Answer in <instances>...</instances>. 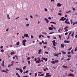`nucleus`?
I'll return each mask as SVG.
<instances>
[{"instance_id": "nucleus-48", "label": "nucleus", "mask_w": 77, "mask_h": 77, "mask_svg": "<svg viewBox=\"0 0 77 77\" xmlns=\"http://www.w3.org/2000/svg\"><path fill=\"white\" fill-rule=\"evenodd\" d=\"M58 36H59V38H60V39H61V36H60V35H59Z\"/></svg>"}, {"instance_id": "nucleus-17", "label": "nucleus", "mask_w": 77, "mask_h": 77, "mask_svg": "<svg viewBox=\"0 0 77 77\" xmlns=\"http://www.w3.org/2000/svg\"><path fill=\"white\" fill-rule=\"evenodd\" d=\"M2 72H6V73H8V72L6 71V70H2Z\"/></svg>"}, {"instance_id": "nucleus-40", "label": "nucleus", "mask_w": 77, "mask_h": 77, "mask_svg": "<svg viewBox=\"0 0 77 77\" xmlns=\"http://www.w3.org/2000/svg\"><path fill=\"white\" fill-rule=\"evenodd\" d=\"M35 77H36V76H37V73H35Z\"/></svg>"}, {"instance_id": "nucleus-21", "label": "nucleus", "mask_w": 77, "mask_h": 77, "mask_svg": "<svg viewBox=\"0 0 77 77\" xmlns=\"http://www.w3.org/2000/svg\"><path fill=\"white\" fill-rule=\"evenodd\" d=\"M43 60H45V61H47L48 60L47 58H43Z\"/></svg>"}, {"instance_id": "nucleus-57", "label": "nucleus", "mask_w": 77, "mask_h": 77, "mask_svg": "<svg viewBox=\"0 0 77 77\" xmlns=\"http://www.w3.org/2000/svg\"><path fill=\"white\" fill-rule=\"evenodd\" d=\"M53 24H56V23L55 22H53Z\"/></svg>"}, {"instance_id": "nucleus-44", "label": "nucleus", "mask_w": 77, "mask_h": 77, "mask_svg": "<svg viewBox=\"0 0 77 77\" xmlns=\"http://www.w3.org/2000/svg\"><path fill=\"white\" fill-rule=\"evenodd\" d=\"M68 21V19H67L65 21V22H67Z\"/></svg>"}, {"instance_id": "nucleus-50", "label": "nucleus", "mask_w": 77, "mask_h": 77, "mask_svg": "<svg viewBox=\"0 0 77 77\" xmlns=\"http://www.w3.org/2000/svg\"><path fill=\"white\" fill-rule=\"evenodd\" d=\"M70 53H71V52H68L67 53L68 54H70Z\"/></svg>"}, {"instance_id": "nucleus-38", "label": "nucleus", "mask_w": 77, "mask_h": 77, "mask_svg": "<svg viewBox=\"0 0 77 77\" xmlns=\"http://www.w3.org/2000/svg\"><path fill=\"white\" fill-rule=\"evenodd\" d=\"M48 77H51V75H47Z\"/></svg>"}, {"instance_id": "nucleus-13", "label": "nucleus", "mask_w": 77, "mask_h": 77, "mask_svg": "<svg viewBox=\"0 0 77 77\" xmlns=\"http://www.w3.org/2000/svg\"><path fill=\"white\" fill-rule=\"evenodd\" d=\"M65 23L66 24H70V23H69V21H67L66 22H65Z\"/></svg>"}, {"instance_id": "nucleus-47", "label": "nucleus", "mask_w": 77, "mask_h": 77, "mask_svg": "<svg viewBox=\"0 0 77 77\" xmlns=\"http://www.w3.org/2000/svg\"><path fill=\"white\" fill-rule=\"evenodd\" d=\"M68 32H66L65 33V35H68Z\"/></svg>"}, {"instance_id": "nucleus-45", "label": "nucleus", "mask_w": 77, "mask_h": 77, "mask_svg": "<svg viewBox=\"0 0 77 77\" xmlns=\"http://www.w3.org/2000/svg\"><path fill=\"white\" fill-rule=\"evenodd\" d=\"M52 47H53V48H54L55 50H56V48L55 47L53 46Z\"/></svg>"}, {"instance_id": "nucleus-51", "label": "nucleus", "mask_w": 77, "mask_h": 77, "mask_svg": "<svg viewBox=\"0 0 77 77\" xmlns=\"http://www.w3.org/2000/svg\"><path fill=\"white\" fill-rule=\"evenodd\" d=\"M44 74H42L40 75V76H44Z\"/></svg>"}, {"instance_id": "nucleus-35", "label": "nucleus", "mask_w": 77, "mask_h": 77, "mask_svg": "<svg viewBox=\"0 0 77 77\" xmlns=\"http://www.w3.org/2000/svg\"><path fill=\"white\" fill-rule=\"evenodd\" d=\"M58 15H60V16H61L62 15V14L61 13H59L58 14Z\"/></svg>"}, {"instance_id": "nucleus-9", "label": "nucleus", "mask_w": 77, "mask_h": 77, "mask_svg": "<svg viewBox=\"0 0 77 77\" xmlns=\"http://www.w3.org/2000/svg\"><path fill=\"white\" fill-rule=\"evenodd\" d=\"M57 6H58L59 7L62 6V4H60V3H58L57 4Z\"/></svg>"}, {"instance_id": "nucleus-61", "label": "nucleus", "mask_w": 77, "mask_h": 77, "mask_svg": "<svg viewBox=\"0 0 77 77\" xmlns=\"http://www.w3.org/2000/svg\"><path fill=\"white\" fill-rule=\"evenodd\" d=\"M73 11H75V8H74L73 9Z\"/></svg>"}, {"instance_id": "nucleus-43", "label": "nucleus", "mask_w": 77, "mask_h": 77, "mask_svg": "<svg viewBox=\"0 0 77 77\" xmlns=\"http://www.w3.org/2000/svg\"><path fill=\"white\" fill-rule=\"evenodd\" d=\"M28 64H29H29H30V61H28Z\"/></svg>"}, {"instance_id": "nucleus-49", "label": "nucleus", "mask_w": 77, "mask_h": 77, "mask_svg": "<svg viewBox=\"0 0 77 77\" xmlns=\"http://www.w3.org/2000/svg\"><path fill=\"white\" fill-rule=\"evenodd\" d=\"M27 59L28 60H30V57H28L27 58Z\"/></svg>"}, {"instance_id": "nucleus-3", "label": "nucleus", "mask_w": 77, "mask_h": 77, "mask_svg": "<svg viewBox=\"0 0 77 77\" xmlns=\"http://www.w3.org/2000/svg\"><path fill=\"white\" fill-rule=\"evenodd\" d=\"M52 42L54 46H56V44L57 45V43L56 42V41L54 40L52 41Z\"/></svg>"}, {"instance_id": "nucleus-60", "label": "nucleus", "mask_w": 77, "mask_h": 77, "mask_svg": "<svg viewBox=\"0 0 77 77\" xmlns=\"http://www.w3.org/2000/svg\"><path fill=\"white\" fill-rule=\"evenodd\" d=\"M42 36V35H40L39 36V38H41V36Z\"/></svg>"}, {"instance_id": "nucleus-2", "label": "nucleus", "mask_w": 77, "mask_h": 77, "mask_svg": "<svg viewBox=\"0 0 77 77\" xmlns=\"http://www.w3.org/2000/svg\"><path fill=\"white\" fill-rule=\"evenodd\" d=\"M66 18H64V17H61V19H60V21H65L66 20Z\"/></svg>"}, {"instance_id": "nucleus-27", "label": "nucleus", "mask_w": 77, "mask_h": 77, "mask_svg": "<svg viewBox=\"0 0 77 77\" xmlns=\"http://www.w3.org/2000/svg\"><path fill=\"white\" fill-rule=\"evenodd\" d=\"M55 63H57L58 62H59V60H55Z\"/></svg>"}, {"instance_id": "nucleus-18", "label": "nucleus", "mask_w": 77, "mask_h": 77, "mask_svg": "<svg viewBox=\"0 0 77 77\" xmlns=\"http://www.w3.org/2000/svg\"><path fill=\"white\" fill-rule=\"evenodd\" d=\"M48 29L49 30H53V29L52 28H51V27H49L48 28Z\"/></svg>"}, {"instance_id": "nucleus-39", "label": "nucleus", "mask_w": 77, "mask_h": 77, "mask_svg": "<svg viewBox=\"0 0 77 77\" xmlns=\"http://www.w3.org/2000/svg\"><path fill=\"white\" fill-rule=\"evenodd\" d=\"M29 24H26V27H28V26H29Z\"/></svg>"}, {"instance_id": "nucleus-24", "label": "nucleus", "mask_w": 77, "mask_h": 77, "mask_svg": "<svg viewBox=\"0 0 77 77\" xmlns=\"http://www.w3.org/2000/svg\"><path fill=\"white\" fill-rule=\"evenodd\" d=\"M42 34H44V35H47V33L45 32H42Z\"/></svg>"}, {"instance_id": "nucleus-41", "label": "nucleus", "mask_w": 77, "mask_h": 77, "mask_svg": "<svg viewBox=\"0 0 77 77\" xmlns=\"http://www.w3.org/2000/svg\"><path fill=\"white\" fill-rule=\"evenodd\" d=\"M71 33H72V32L70 31V32L69 33V36L70 35H71Z\"/></svg>"}, {"instance_id": "nucleus-55", "label": "nucleus", "mask_w": 77, "mask_h": 77, "mask_svg": "<svg viewBox=\"0 0 77 77\" xmlns=\"http://www.w3.org/2000/svg\"><path fill=\"white\" fill-rule=\"evenodd\" d=\"M31 38H33V35H31Z\"/></svg>"}, {"instance_id": "nucleus-8", "label": "nucleus", "mask_w": 77, "mask_h": 77, "mask_svg": "<svg viewBox=\"0 0 77 77\" xmlns=\"http://www.w3.org/2000/svg\"><path fill=\"white\" fill-rule=\"evenodd\" d=\"M64 45H64L61 44V48H65V46Z\"/></svg>"}, {"instance_id": "nucleus-4", "label": "nucleus", "mask_w": 77, "mask_h": 77, "mask_svg": "<svg viewBox=\"0 0 77 77\" xmlns=\"http://www.w3.org/2000/svg\"><path fill=\"white\" fill-rule=\"evenodd\" d=\"M68 75L69 76L74 77V75L72 73H69Z\"/></svg>"}, {"instance_id": "nucleus-15", "label": "nucleus", "mask_w": 77, "mask_h": 77, "mask_svg": "<svg viewBox=\"0 0 77 77\" xmlns=\"http://www.w3.org/2000/svg\"><path fill=\"white\" fill-rule=\"evenodd\" d=\"M62 53H63V54H66V53H65V52L64 51H61Z\"/></svg>"}, {"instance_id": "nucleus-54", "label": "nucleus", "mask_w": 77, "mask_h": 77, "mask_svg": "<svg viewBox=\"0 0 77 77\" xmlns=\"http://www.w3.org/2000/svg\"><path fill=\"white\" fill-rule=\"evenodd\" d=\"M53 28L54 29V30H56V28L54 26L53 27Z\"/></svg>"}, {"instance_id": "nucleus-58", "label": "nucleus", "mask_w": 77, "mask_h": 77, "mask_svg": "<svg viewBox=\"0 0 77 77\" xmlns=\"http://www.w3.org/2000/svg\"><path fill=\"white\" fill-rule=\"evenodd\" d=\"M65 17H68V15L66 14H65Z\"/></svg>"}, {"instance_id": "nucleus-16", "label": "nucleus", "mask_w": 77, "mask_h": 77, "mask_svg": "<svg viewBox=\"0 0 77 77\" xmlns=\"http://www.w3.org/2000/svg\"><path fill=\"white\" fill-rule=\"evenodd\" d=\"M15 54V52L14 51L11 53V55H12V54Z\"/></svg>"}, {"instance_id": "nucleus-14", "label": "nucleus", "mask_w": 77, "mask_h": 77, "mask_svg": "<svg viewBox=\"0 0 77 77\" xmlns=\"http://www.w3.org/2000/svg\"><path fill=\"white\" fill-rule=\"evenodd\" d=\"M41 62V61H39V60H36V63H40V62Z\"/></svg>"}, {"instance_id": "nucleus-33", "label": "nucleus", "mask_w": 77, "mask_h": 77, "mask_svg": "<svg viewBox=\"0 0 77 77\" xmlns=\"http://www.w3.org/2000/svg\"><path fill=\"white\" fill-rule=\"evenodd\" d=\"M72 49V47L68 49V51H70Z\"/></svg>"}, {"instance_id": "nucleus-11", "label": "nucleus", "mask_w": 77, "mask_h": 77, "mask_svg": "<svg viewBox=\"0 0 77 77\" xmlns=\"http://www.w3.org/2000/svg\"><path fill=\"white\" fill-rule=\"evenodd\" d=\"M38 54H41V53H40V52H41V51H42V49L38 50Z\"/></svg>"}, {"instance_id": "nucleus-63", "label": "nucleus", "mask_w": 77, "mask_h": 77, "mask_svg": "<svg viewBox=\"0 0 77 77\" xmlns=\"http://www.w3.org/2000/svg\"><path fill=\"white\" fill-rule=\"evenodd\" d=\"M3 46H1L0 48L1 49H2V48H3Z\"/></svg>"}, {"instance_id": "nucleus-30", "label": "nucleus", "mask_w": 77, "mask_h": 77, "mask_svg": "<svg viewBox=\"0 0 77 77\" xmlns=\"http://www.w3.org/2000/svg\"><path fill=\"white\" fill-rule=\"evenodd\" d=\"M68 26H66V27H65L64 28V30H66V29H68Z\"/></svg>"}, {"instance_id": "nucleus-31", "label": "nucleus", "mask_w": 77, "mask_h": 77, "mask_svg": "<svg viewBox=\"0 0 77 77\" xmlns=\"http://www.w3.org/2000/svg\"><path fill=\"white\" fill-rule=\"evenodd\" d=\"M37 60H39L40 61H41V60L40 59V58H39V57H38L37 58Z\"/></svg>"}, {"instance_id": "nucleus-42", "label": "nucleus", "mask_w": 77, "mask_h": 77, "mask_svg": "<svg viewBox=\"0 0 77 77\" xmlns=\"http://www.w3.org/2000/svg\"><path fill=\"white\" fill-rule=\"evenodd\" d=\"M61 30V28H60L59 30H58V31L59 32H60Z\"/></svg>"}, {"instance_id": "nucleus-26", "label": "nucleus", "mask_w": 77, "mask_h": 77, "mask_svg": "<svg viewBox=\"0 0 77 77\" xmlns=\"http://www.w3.org/2000/svg\"><path fill=\"white\" fill-rule=\"evenodd\" d=\"M63 68H67V67L65 66H63Z\"/></svg>"}, {"instance_id": "nucleus-56", "label": "nucleus", "mask_w": 77, "mask_h": 77, "mask_svg": "<svg viewBox=\"0 0 77 77\" xmlns=\"http://www.w3.org/2000/svg\"><path fill=\"white\" fill-rule=\"evenodd\" d=\"M71 52H72V54H74V52H73V50H72V51H71Z\"/></svg>"}, {"instance_id": "nucleus-34", "label": "nucleus", "mask_w": 77, "mask_h": 77, "mask_svg": "<svg viewBox=\"0 0 77 77\" xmlns=\"http://www.w3.org/2000/svg\"><path fill=\"white\" fill-rule=\"evenodd\" d=\"M1 51L2 53H3L4 52V50L2 49L1 50Z\"/></svg>"}, {"instance_id": "nucleus-53", "label": "nucleus", "mask_w": 77, "mask_h": 77, "mask_svg": "<svg viewBox=\"0 0 77 77\" xmlns=\"http://www.w3.org/2000/svg\"><path fill=\"white\" fill-rule=\"evenodd\" d=\"M44 44H46L47 45V42H45L44 43Z\"/></svg>"}, {"instance_id": "nucleus-23", "label": "nucleus", "mask_w": 77, "mask_h": 77, "mask_svg": "<svg viewBox=\"0 0 77 77\" xmlns=\"http://www.w3.org/2000/svg\"><path fill=\"white\" fill-rule=\"evenodd\" d=\"M29 72V71L27 70V71H26V72H23V73L24 74H26V73H27V72Z\"/></svg>"}, {"instance_id": "nucleus-5", "label": "nucleus", "mask_w": 77, "mask_h": 77, "mask_svg": "<svg viewBox=\"0 0 77 77\" xmlns=\"http://www.w3.org/2000/svg\"><path fill=\"white\" fill-rule=\"evenodd\" d=\"M44 20H45V21H46V22L47 23H48L49 22V21H48V19H47V18H45L44 19Z\"/></svg>"}, {"instance_id": "nucleus-7", "label": "nucleus", "mask_w": 77, "mask_h": 77, "mask_svg": "<svg viewBox=\"0 0 77 77\" xmlns=\"http://www.w3.org/2000/svg\"><path fill=\"white\" fill-rule=\"evenodd\" d=\"M64 43H69V42H70L69 41L65 40L64 41Z\"/></svg>"}, {"instance_id": "nucleus-29", "label": "nucleus", "mask_w": 77, "mask_h": 77, "mask_svg": "<svg viewBox=\"0 0 77 77\" xmlns=\"http://www.w3.org/2000/svg\"><path fill=\"white\" fill-rule=\"evenodd\" d=\"M71 12V10H69L68 11H66V13H69Z\"/></svg>"}, {"instance_id": "nucleus-22", "label": "nucleus", "mask_w": 77, "mask_h": 77, "mask_svg": "<svg viewBox=\"0 0 77 77\" xmlns=\"http://www.w3.org/2000/svg\"><path fill=\"white\" fill-rule=\"evenodd\" d=\"M51 63H53V64H54V63H55V61H51Z\"/></svg>"}, {"instance_id": "nucleus-19", "label": "nucleus", "mask_w": 77, "mask_h": 77, "mask_svg": "<svg viewBox=\"0 0 77 77\" xmlns=\"http://www.w3.org/2000/svg\"><path fill=\"white\" fill-rule=\"evenodd\" d=\"M7 17H8V19H9V20L11 19V17H9V14H7Z\"/></svg>"}, {"instance_id": "nucleus-12", "label": "nucleus", "mask_w": 77, "mask_h": 77, "mask_svg": "<svg viewBox=\"0 0 77 77\" xmlns=\"http://www.w3.org/2000/svg\"><path fill=\"white\" fill-rule=\"evenodd\" d=\"M18 69L19 71H20V72H21V73H22V72H23V70H22V69Z\"/></svg>"}, {"instance_id": "nucleus-64", "label": "nucleus", "mask_w": 77, "mask_h": 77, "mask_svg": "<svg viewBox=\"0 0 77 77\" xmlns=\"http://www.w3.org/2000/svg\"><path fill=\"white\" fill-rule=\"evenodd\" d=\"M2 65L3 67H4V63H2Z\"/></svg>"}, {"instance_id": "nucleus-10", "label": "nucleus", "mask_w": 77, "mask_h": 77, "mask_svg": "<svg viewBox=\"0 0 77 77\" xmlns=\"http://www.w3.org/2000/svg\"><path fill=\"white\" fill-rule=\"evenodd\" d=\"M24 37H29V35L27 34H24Z\"/></svg>"}, {"instance_id": "nucleus-6", "label": "nucleus", "mask_w": 77, "mask_h": 77, "mask_svg": "<svg viewBox=\"0 0 77 77\" xmlns=\"http://www.w3.org/2000/svg\"><path fill=\"white\" fill-rule=\"evenodd\" d=\"M59 54H61V53H58V54H56L54 55V56H58V55H59Z\"/></svg>"}, {"instance_id": "nucleus-46", "label": "nucleus", "mask_w": 77, "mask_h": 77, "mask_svg": "<svg viewBox=\"0 0 77 77\" xmlns=\"http://www.w3.org/2000/svg\"><path fill=\"white\" fill-rule=\"evenodd\" d=\"M67 56L69 57H71V56L70 55H67Z\"/></svg>"}, {"instance_id": "nucleus-28", "label": "nucleus", "mask_w": 77, "mask_h": 77, "mask_svg": "<svg viewBox=\"0 0 77 77\" xmlns=\"http://www.w3.org/2000/svg\"><path fill=\"white\" fill-rule=\"evenodd\" d=\"M50 74V73H46V76H45V77H48V76H47V75H48V74Z\"/></svg>"}, {"instance_id": "nucleus-25", "label": "nucleus", "mask_w": 77, "mask_h": 77, "mask_svg": "<svg viewBox=\"0 0 77 77\" xmlns=\"http://www.w3.org/2000/svg\"><path fill=\"white\" fill-rule=\"evenodd\" d=\"M70 23H71V24H72L73 23H72V19H71L70 20Z\"/></svg>"}, {"instance_id": "nucleus-1", "label": "nucleus", "mask_w": 77, "mask_h": 77, "mask_svg": "<svg viewBox=\"0 0 77 77\" xmlns=\"http://www.w3.org/2000/svg\"><path fill=\"white\" fill-rule=\"evenodd\" d=\"M27 41V40H23L22 41L23 45V46H26V43L25 42Z\"/></svg>"}, {"instance_id": "nucleus-37", "label": "nucleus", "mask_w": 77, "mask_h": 77, "mask_svg": "<svg viewBox=\"0 0 77 77\" xmlns=\"http://www.w3.org/2000/svg\"><path fill=\"white\" fill-rule=\"evenodd\" d=\"M26 68V66H24L23 68V69H25Z\"/></svg>"}, {"instance_id": "nucleus-32", "label": "nucleus", "mask_w": 77, "mask_h": 77, "mask_svg": "<svg viewBox=\"0 0 77 77\" xmlns=\"http://www.w3.org/2000/svg\"><path fill=\"white\" fill-rule=\"evenodd\" d=\"M74 32H73V33H72L71 36H72V37H73V36H74Z\"/></svg>"}, {"instance_id": "nucleus-62", "label": "nucleus", "mask_w": 77, "mask_h": 77, "mask_svg": "<svg viewBox=\"0 0 77 77\" xmlns=\"http://www.w3.org/2000/svg\"><path fill=\"white\" fill-rule=\"evenodd\" d=\"M52 33H54V32H50L49 33V34H52Z\"/></svg>"}, {"instance_id": "nucleus-52", "label": "nucleus", "mask_w": 77, "mask_h": 77, "mask_svg": "<svg viewBox=\"0 0 77 77\" xmlns=\"http://www.w3.org/2000/svg\"><path fill=\"white\" fill-rule=\"evenodd\" d=\"M45 53H46V54H48V52L46 51L45 52Z\"/></svg>"}, {"instance_id": "nucleus-59", "label": "nucleus", "mask_w": 77, "mask_h": 77, "mask_svg": "<svg viewBox=\"0 0 77 77\" xmlns=\"http://www.w3.org/2000/svg\"><path fill=\"white\" fill-rule=\"evenodd\" d=\"M77 47H76V48L75 49V51H77Z\"/></svg>"}, {"instance_id": "nucleus-36", "label": "nucleus", "mask_w": 77, "mask_h": 77, "mask_svg": "<svg viewBox=\"0 0 77 77\" xmlns=\"http://www.w3.org/2000/svg\"><path fill=\"white\" fill-rule=\"evenodd\" d=\"M75 24H77V22H74L73 23V25H75Z\"/></svg>"}, {"instance_id": "nucleus-20", "label": "nucleus", "mask_w": 77, "mask_h": 77, "mask_svg": "<svg viewBox=\"0 0 77 77\" xmlns=\"http://www.w3.org/2000/svg\"><path fill=\"white\" fill-rule=\"evenodd\" d=\"M17 45H20V42H18L16 43Z\"/></svg>"}]
</instances>
